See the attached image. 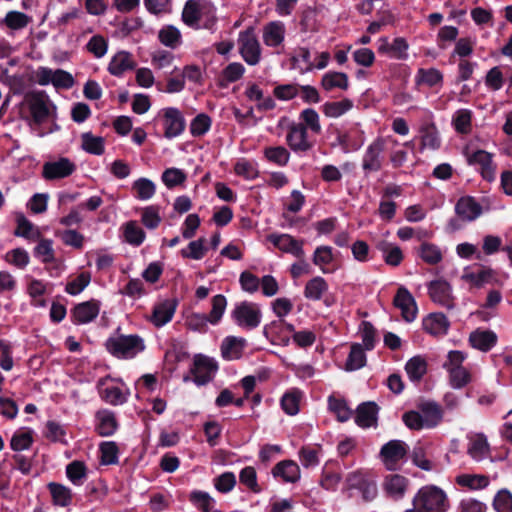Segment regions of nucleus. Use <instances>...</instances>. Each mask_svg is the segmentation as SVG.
<instances>
[{
    "mask_svg": "<svg viewBox=\"0 0 512 512\" xmlns=\"http://www.w3.org/2000/svg\"><path fill=\"white\" fill-rule=\"evenodd\" d=\"M366 364V355L360 344H353L348 355L345 368L347 371H355Z\"/></svg>",
    "mask_w": 512,
    "mask_h": 512,
    "instance_id": "46",
    "label": "nucleus"
},
{
    "mask_svg": "<svg viewBox=\"0 0 512 512\" xmlns=\"http://www.w3.org/2000/svg\"><path fill=\"white\" fill-rule=\"evenodd\" d=\"M299 119L302 121L300 124H303L306 127V131L309 129L315 134L321 133L322 127L320 123V116L316 110L312 108L302 110L299 115Z\"/></svg>",
    "mask_w": 512,
    "mask_h": 512,
    "instance_id": "50",
    "label": "nucleus"
},
{
    "mask_svg": "<svg viewBox=\"0 0 512 512\" xmlns=\"http://www.w3.org/2000/svg\"><path fill=\"white\" fill-rule=\"evenodd\" d=\"M273 474L285 482L295 483L300 479V468L294 461L284 460L274 467Z\"/></svg>",
    "mask_w": 512,
    "mask_h": 512,
    "instance_id": "25",
    "label": "nucleus"
},
{
    "mask_svg": "<svg viewBox=\"0 0 512 512\" xmlns=\"http://www.w3.org/2000/svg\"><path fill=\"white\" fill-rule=\"evenodd\" d=\"M417 512H445L448 507L445 492L437 486L422 487L413 498Z\"/></svg>",
    "mask_w": 512,
    "mask_h": 512,
    "instance_id": "2",
    "label": "nucleus"
},
{
    "mask_svg": "<svg viewBox=\"0 0 512 512\" xmlns=\"http://www.w3.org/2000/svg\"><path fill=\"white\" fill-rule=\"evenodd\" d=\"M425 428H434L442 420V411L435 403H424L419 410Z\"/></svg>",
    "mask_w": 512,
    "mask_h": 512,
    "instance_id": "30",
    "label": "nucleus"
},
{
    "mask_svg": "<svg viewBox=\"0 0 512 512\" xmlns=\"http://www.w3.org/2000/svg\"><path fill=\"white\" fill-rule=\"evenodd\" d=\"M177 308L175 299H165L158 302L153 309L151 322L156 327H162L171 321Z\"/></svg>",
    "mask_w": 512,
    "mask_h": 512,
    "instance_id": "18",
    "label": "nucleus"
},
{
    "mask_svg": "<svg viewBox=\"0 0 512 512\" xmlns=\"http://www.w3.org/2000/svg\"><path fill=\"white\" fill-rule=\"evenodd\" d=\"M190 501L201 512H208L215 509V500L204 491H193L190 494Z\"/></svg>",
    "mask_w": 512,
    "mask_h": 512,
    "instance_id": "51",
    "label": "nucleus"
},
{
    "mask_svg": "<svg viewBox=\"0 0 512 512\" xmlns=\"http://www.w3.org/2000/svg\"><path fill=\"white\" fill-rule=\"evenodd\" d=\"M354 107L351 99L344 98L338 101L325 102L321 109L322 113L328 118H339L348 113Z\"/></svg>",
    "mask_w": 512,
    "mask_h": 512,
    "instance_id": "27",
    "label": "nucleus"
},
{
    "mask_svg": "<svg viewBox=\"0 0 512 512\" xmlns=\"http://www.w3.org/2000/svg\"><path fill=\"white\" fill-rule=\"evenodd\" d=\"M328 408L329 410L336 415L337 419L340 422L347 421L352 414L351 409L347 406L345 400L341 398H337L335 396H329L328 398Z\"/></svg>",
    "mask_w": 512,
    "mask_h": 512,
    "instance_id": "49",
    "label": "nucleus"
},
{
    "mask_svg": "<svg viewBox=\"0 0 512 512\" xmlns=\"http://www.w3.org/2000/svg\"><path fill=\"white\" fill-rule=\"evenodd\" d=\"M182 20L189 27L211 30L216 23V9L210 2L189 0L182 11Z\"/></svg>",
    "mask_w": 512,
    "mask_h": 512,
    "instance_id": "1",
    "label": "nucleus"
},
{
    "mask_svg": "<svg viewBox=\"0 0 512 512\" xmlns=\"http://www.w3.org/2000/svg\"><path fill=\"white\" fill-rule=\"evenodd\" d=\"M267 241L280 251L291 254L298 259L302 260L305 256L303 249L304 241L298 240L290 234L272 233L267 236Z\"/></svg>",
    "mask_w": 512,
    "mask_h": 512,
    "instance_id": "10",
    "label": "nucleus"
},
{
    "mask_svg": "<svg viewBox=\"0 0 512 512\" xmlns=\"http://www.w3.org/2000/svg\"><path fill=\"white\" fill-rule=\"evenodd\" d=\"M238 49L243 60L250 66L257 65L261 60V46L255 35L254 28L248 27L238 36Z\"/></svg>",
    "mask_w": 512,
    "mask_h": 512,
    "instance_id": "5",
    "label": "nucleus"
},
{
    "mask_svg": "<svg viewBox=\"0 0 512 512\" xmlns=\"http://www.w3.org/2000/svg\"><path fill=\"white\" fill-rule=\"evenodd\" d=\"M100 311V304L96 300H90L78 304L73 310L74 321L78 324L89 323L94 320Z\"/></svg>",
    "mask_w": 512,
    "mask_h": 512,
    "instance_id": "23",
    "label": "nucleus"
},
{
    "mask_svg": "<svg viewBox=\"0 0 512 512\" xmlns=\"http://www.w3.org/2000/svg\"><path fill=\"white\" fill-rule=\"evenodd\" d=\"M455 212L460 219L470 222L481 215L482 208L474 198L466 196L458 200L455 206Z\"/></svg>",
    "mask_w": 512,
    "mask_h": 512,
    "instance_id": "22",
    "label": "nucleus"
},
{
    "mask_svg": "<svg viewBox=\"0 0 512 512\" xmlns=\"http://www.w3.org/2000/svg\"><path fill=\"white\" fill-rule=\"evenodd\" d=\"M17 224V229L15 231L17 236H21L29 240H38L40 238L39 230L35 228L24 216L18 217Z\"/></svg>",
    "mask_w": 512,
    "mask_h": 512,
    "instance_id": "54",
    "label": "nucleus"
},
{
    "mask_svg": "<svg viewBox=\"0 0 512 512\" xmlns=\"http://www.w3.org/2000/svg\"><path fill=\"white\" fill-rule=\"evenodd\" d=\"M389 138L379 136L366 148L362 157V169L366 174L378 172L382 168L383 152Z\"/></svg>",
    "mask_w": 512,
    "mask_h": 512,
    "instance_id": "6",
    "label": "nucleus"
},
{
    "mask_svg": "<svg viewBox=\"0 0 512 512\" xmlns=\"http://www.w3.org/2000/svg\"><path fill=\"white\" fill-rule=\"evenodd\" d=\"M75 169V164L68 158H59L43 165V177L47 180L62 179L70 176Z\"/></svg>",
    "mask_w": 512,
    "mask_h": 512,
    "instance_id": "16",
    "label": "nucleus"
},
{
    "mask_svg": "<svg viewBox=\"0 0 512 512\" xmlns=\"http://www.w3.org/2000/svg\"><path fill=\"white\" fill-rule=\"evenodd\" d=\"M448 374L450 384L455 389H461L465 387L472 380L470 371L465 367L455 369Z\"/></svg>",
    "mask_w": 512,
    "mask_h": 512,
    "instance_id": "59",
    "label": "nucleus"
},
{
    "mask_svg": "<svg viewBox=\"0 0 512 512\" xmlns=\"http://www.w3.org/2000/svg\"><path fill=\"white\" fill-rule=\"evenodd\" d=\"M108 70L114 76H122L128 70V53H117L109 63Z\"/></svg>",
    "mask_w": 512,
    "mask_h": 512,
    "instance_id": "63",
    "label": "nucleus"
},
{
    "mask_svg": "<svg viewBox=\"0 0 512 512\" xmlns=\"http://www.w3.org/2000/svg\"><path fill=\"white\" fill-rule=\"evenodd\" d=\"M408 446L404 441L391 440L384 444L380 450V457L388 470H395L405 458Z\"/></svg>",
    "mask_w": 512,
    "mask_h": 512,
    "instance_id": "11",
    "label": "nucleus"
},
{
    "mask_svg": "<svg viewBox=\"0 0 512 512\" xmlns=\"http://www.w3.org/2000/svg\"><path fill=\"white\" fill-rule=\"evenodd\" d=\"M464 156L469 165L476 167L482 178L492 182L496 178L497 166L493 161V154L481 149H473L467 145Z\"/></svg>",
    "mask_w": 512,
    "mask_h": 512,
    "instance_id": "4",
    "label": "nucleus"
},
{
    "mask_svg": "<svg viewBox=\"0 0 512 512\" xmlns=\"http://www.w3.org/2000/svg\"><path fill=\"white\" fill-rule=\"evenodd\" d=\"M90 281V273L82 272L75 279L67 283L65 290L70 295H77L89 285Z\"/></svg>",
    "mask_w": 512,
    "mask_h": 512,
    "instance_id": "62",
    "label": "nucleus"
},
{
    "mask_svg": "<svg viewBox=\"0 0 512 512\" xmlns=\"http://www.w3.org/2000/svg\"><path fill=\"white\" fill-rule=\"evenodd\" d=\"M232 317L238 326L245 329H254L259 326L262 313L256 303L242 302L234 308Z\"/></svg>",
    "mask_w": 512,
    "mask_h": 512,
    "instance_id": "8",
    "label": "nucleus"
},
{
    "mask_svg": "<svg viewBox=\"0 0 512 512\" xmlns=\"http://www.w3.org/2000/svg\"><path fill=\"white\" fill-rule=\"evenodd\" d=\"M412 462L422 470L430 471L433 468V464L430 461L426 448L418 444L413 448L412 451Z\"/></svg>",
    "mask_w": 512,
    "mask_h": 512,
    "instance_id": "61",
    "label": "nucleus"
},
{
    "mask_svg": "<svg viewBox=\"0 0 512 512\" xmlns=\"http://www.w3.org/2000/svg\"><path fill=\"white\" fill-rule=\"evenodd\" d=\"M336 141L344 153L359 150L365 142L364 131L358 124L337 133Z\"/></svg>",
    "mask_w": 512,
    "mask_h": 512,
    "instance_id": "13",
    "label": "nucleus"
},
{
    "mask_svg": "<svg viewBox=\"0 0 512 512\" xmlns=\"http://www.w3.org/2000/svg\"><path fill=\"white\" fill-rule=\"evenodd\" d=\"M286 28L281 21H271L263 27V42L267 47L277 48L285 39Z\"/></svg>",
    "mask_w": 512,
    "mask_h": 512,
    "instance_id": "19",
    "label": "nucleus"
},
{
    "mask_svg": "<svg viewBox=\"0 0 512 512\" xmlns=\"http://www.w3.org/2000/svg\"><path fill=\"white\" fill-rule=\"evenodd\" d=\"M291 60L293 67L302 74L314 70V62L311 61V53L308 48H298Z\"/></svg>",
    "mask_w": 512,
    "mask_h": 512,
    "instance_id": "38",
    "label": "nucleus"
},
{
    "mask_svg": "<svg viewBox=\"0 0 512 512\" xmlns=\"http://www.w3.org/2000/svg\"><path fill=\"white\" fill-rule=\"evenodd\" d=\"M132 188L137 199L147 201L151 199L156 192L155 183L148 178H139L134 181Z\"/></svg>",
    "mask_w": 512,
    "mask_h": 512,
    "instance_id": "42",
    "label": "nucleus"
},
{
    "mask_svg": "<svg viewBox=\"0 0 512 512\" xmlns=\"http://www.w3.org/2000/svg\"><path fill=\"white\" fill-rule=\"evenodd\" d=\"M497 340L496 333L486 329H476L469 335L470 345L482 352L490 351L496 345Z\"/></svg>",
    "mask_w": 512,
    "mask_h": 512,
    "instance_id": "21",
    "label": "nucleus"
},
{
    "mask_svg": "<svg viewBox=\"0 0 512 512\" xmlns=\"http://www.w3.org/2000/svg\"><path fill=\"white\" fill-rule=\"evenodd\" d=\"M468 454L476 461L485 459L489 452V445L483 434H475L470 436Z\"/></svg>",
    "mask_w": 512,
    "mask_h": 512,
    "instance_id": "32",
    "label": "nucleus"
},
{
    "mask_svg": "<svg viewBox=\"0 0 512 512\" xmlns=\"http://www.w3.org/2000/svg\"><path fill=\"white\" fill-rule=\"evenodd\" d=\"M226 306L227 301L225 296L218 294L212 298V309L208 315L210 324L217 325L220 322L226 310Z\"/></svg>",
    "mask_w": 512,
    "mask_h": 512,
    "instance_id": "55",
    "label": "nucleus"
},
{
    "mask_svg": "<svg viewBox=\"0 0 512 512\" xmlns=\"http://www.w3.org/2000/svg\"><path fill=\"white\" fill-rule=\"evenodd\" d=\"M22 105L28 108L32 121L38 125L44 123L56 111V106L45 91L27 92Z\"/></svg>",
    "mask_w": 512,
    "mask_h": 512,
    "instance_id": "3",
    "label": "nucleus"
},
{
    "mask_svg": "<svg viewBox=\"0 0 512 512\" xmlns=\"http://www.w3.org/2000/svg\"><path fill=\"white\" fill-rule=\"evenodd\" d=\"M377 405L375 403H363L357 408L355 421L358 426L368 428L377 420Z\"/></svg>",
    "mask_w": 512,
    "mask_h": 512,
    "instance_id": "28",
    "label": "nucleus"
},
{
    "mask_svg": "<svg viewBox=\"0 0 512 512\" xmlns=\"http://www.w3.org/2000/svg\"><path fill=\"white\" fill-rule=\"evenodd\" d=\"M141 222L148 229H155L161 223L160 209L150 205L141 209Z\"/></svg>",
    "mask_w": 512,
    "mask_h": 512,
    "instance_id": "52",
    "label": "nucleus"
},
{
    "mask_svg": "<svg viewBox=\"0 0 512 512\" xmlns=\"http://www.w3.org/2000/svg\"><path fill=\"white\" fill-rule=\"evenodd\" d=\"M415 81L417 85H426L428 87H434L442 83L443 75L436 68H420L416 73Z\"/></svg>",
    "mask_w": 512,
    "mask_h": 512,
    "instance_id": "40",
    "label": "nucleus"
},
{
    "mask_svg": "<svg viewBox=\"0 0 512 512\" xmlns=\"http://www.w3.org/2000/svg\"><path fill=\"white\" fill-rule=\"evenodd\" d=\"M159 116L162 117L164 136L166 138L178 137L185 130V118L179 109L174 107L163 108L159 112Z\"/></svg>",
    "mask_w": 512,
    "mask_h": 512,
    "instance_id": "9",
    "label": "nucleus"
},
{
    "mask_svg": "<svg viewBox=\"0 0 512 512\" xmlns=\"http://www.w3.org/2000/svg\"><path fill=\"white\" fill-rule=\"evenodd\" d=\"M30 22L29 16L19 11H10L4 18L6 26L13 30L25 28Z\"/></svg>",
    "mask_w": 512,
    "mask_h": 512,
    "instance_id": "60",
    "label": "nucleus"
},
{
    "mask_svg": "<svg viewBox=\"0 0 512 512\" xmlns=\"http://www.w3.org/2000/svg\"><path fill=\"white\" fill-rule=\"evenodd\" d=\"M34 79L41 86L52 84L55 88L68 89L74 85L72 75L61 69L52 70L47 67H39L34 72Z\"/></svg>",
    "mask_w": 512,
    "mask_h": 512,
    "instance_id": "7",
    "label": "nucleus"
},
{
    "mask_svg": "<svg viewBox=\"0 0 512 512\" xmlns=\"http://www.w3.org/2000/svg\"><path fill=\"white\" fill-rule=\"evenodd\" d=\"M405 371L412 382H418L427 372V362L420 355L414 356L406 362Z\"/></svg>",
    "mask_w": 512,
    "mask_h": 512,
    "instance_id": "35",
    "label": "nucleus"
},
{
    "mask_svg": "<svg viewBox=\"0 0 512 512\" xmlns=\"http://www.w3.org/2000/svg\"><path fill=\"white\" fill-rule=\"evenodd\" d=\"M246 340L241 337H226L221 345L222 356L227 360H235L241 357Z\"/></svg>",
    "mask_w": 512,
    "mask_h": 512,
    "instance_id": "26",
    "label": "nucleus"
},
{
    "mask_svg": "<svg viewBox=\"0 0 512 512\" xmlns=\"http://www.w3.org/2000/svg\"><path fill=\"white\" fill-rule=\"evenodd\" d=\"M378 249L382 252L385 263L390 266H398L403 260L402 250L397 245L382 242Z\"/></svg>",
    "mask_w": 512,
    "mask_h": 512,
    "instance_id": "43",
    "label": "nucleus"
},
{
    "mask_svg": "<svg viewBox=\"0 0 512 512\" xmlns=\"http://www.w3.org/2000/svg\"><path fill=\"white\" fill-rule=\"evenodd\" d=\"M106 348L113 356L126 358L128 354V338L124 335L112 336L107 340Z\"/></svg>",
    "mask_w": 512,
    "mask_h": 512,
    "instance_id": "47",
    "label": "nucleus"
},
{
    "mask_svg": "<svg viewBox=\"0 0 512 512\" xmlns=\"http://www.w3.org/2000/svg\"><path fill=\"white\" fill-rule=\"evenodd\" d=\"M327 290L328 284L325 279L320 276H316L306 283L304 296L309 300L318 301Z\"/></svg>",
    "mask_w": 512,
    "mask_h": 512,
    "instance_id": "37",
    "label": "nucleus"
},
{
    "mask_svg": "<svg viewBox=\"0 0 512 512\" xmlns=\"http://www.w3.org/2000/svg\"><path fill=\"white\" fill-rule=\"evenodd\" d=\"M204 242L205 241L202 238L191 241L187 248L181 250L182 257L193 260L202 259L207 251L206 247L204 246Z\"/></svg>",
    "mask_w": 512,
    "mask_h": 512,
    "instance_id": "57",
    "label": "nucleus"
},
{
    "mask_svg": "<svg viewBox=\"0 0 512 512\" xmlns=\"http://www.w3.org/2000/svg\"><path fill=\"white\" fill-rule=\"evenodd\" d=\"M211 127V118L204 114H198L190 123V133L194 137L206 134Z\"/></svg>",
    "mask_w": 512,
    "mask_h": 512,
    "instance_id": "56",
    "label": "nucleus"
},
{
    "mask_svg": "<svg viewBox=\"0 0 512 512\" xmlns=\"http://www.w3.org/2000/svg\"><path fill=\"white\" fill-rule=\"evenodd\" d=\"M286 142L290 149L296 153L306 152L313 147V142L308 136L306 127L298 123H293L289 126Z\"/></svg>",
    "mask_w": 512,
    "mask_h": 512,
    "instance_id": "14",
    "label": "nucleus"
},
{
    "mask_svg": "<svg viewBox=\"0 0 512 512\" xmlns=\"http://www.w3.org/2000/svg\"><path fill=\"white\" fill-rule=\"evenodd\" d=\"M493 507L497 512H512V494L506 490H500L494 497Z\"/></svg>",
    "mask_w": 512,
    "mask_h": 512,
    "instance_id": "64",
    "label": "nucleus"
},
{
    "mask_svg": "<svg viewBox=\"0 0 512 512\" xmlns=\"http://www.w3.org/2000/svg\"><path fill=\"white\" fill-rule=\"evenodd\" d=\"M456 483L469 490H482L490 484V479L482 474H461L455 479Z\"/></svg>",
    "mask_w": 512,
    "mask_h": 512,
    "instance_id": "29",
    "label": "nucleus"
},
{
    "mask_svg": "<svg viewBox=\"0 0 512 512\" xmlns=\"http://www.w3.org/2000/svg\"><path fill=\"white\" fill-rule=\"evenodd\" d=\"M96 429L101 436H109L116 430L117 424L114 415L109 411H99L96 415Z\"/></svg>",
    "mask_w": 512,
    "mask_h": 512,
    "instance_id": "41",
    "label": "nucleus"
},
{
    "mask_svg": "<svg viewBox=\"0 0 512 512\" xmlns=\"http://www.w3.org/2000/svg\"><path fill=\"white\" fill-rule=\"evenodd\" d=\"M394 305L401 311L403 319L412 322L417 316V305L412 294L405 287H400L394 297Z\"/></svg>",
    "mask_w": 512,
    "mask_h": 512,
    "instance_id": "17",
    "label": "nucleus"
},
{
    "mask_svg": "<svg viewBox=\"0 0 512 512\" xmlns=\"http://www.w3.org/2000/svg\"><path fill=\"white\" fill-rule=\"evenodd\" d=\"M158 39L166 47L176 49L182 44L180 30L173 25H165L158 32Z\"/></svg>",
    "mask_w": 512,
    "mask_h": 512,
    "instance_id": "33",
    "label": "nucleus"
},
{
    "mask_svg": "<svg viewBox=\"0 0 512 512\" xmlns=\"http://www.w3.org/2000/svg\"><path fill=\"white\" fill-rule=\"evenodd\" d=\"M105 140L101 136H95L91 132H85L81 135V147L84 151L94 155L104 153Z\"/></svg>",
    "mask_w": 512,
    "mask_h": 512,
    "instance_id": "39",
    "label": "nucleus"
},
{
    "mask_svg": "<svg viewBox=\"0 0 512 512\" xmlns=\"http://www.w3.org/2000/svg\"><path fill=\"white\" fill-rule=\"evenodd\" d=\"M428 293L433 302L447 308H454L452 288L445 280H434L428 285Z\"/></svg>",
    "mask_w": 512,
    "mask_h": 512,
    "instance_id": "15",
    "label": "nucleus"
},
{
    "mask_svg": "<svg viewBox=\"0 0 512 512\" xmlns=\"http://www.w3.org/2000/svg\"><path fill=\"white\" fill-rule=\"evenodd\" d=\"M217 368V364L212 358L196 355L191 369L194 383L198 386L209 383L213 379Z\"/></svg>",
    "mask_w": 512,
    "mask_h": 512,
    "instance_id": "12",
    "label": "nucleus"
},
{
    "mask_svg": "<svg viewBox=\"0 0 512 512\" xmlns=\"http://www.w3.org/2000/svg\"><path fill=\"white\" fill-rule=\"evenodd\" d=\"M321 87L325 91L341 90L346 91L349 88V78L344 72L329 71L321 79Z\"/></svg>",
    "mask_w": 512,
    "mask_h": 512,
    "instance_id": "24",
    "label": "nucleus"
},
{
    "mask_svg": "<svg viewBox=\"0 0 512 512\" xmlns=\"http://www.w3.org/2000/svg\"><path fill=\"white\" fill-rule=\"evenodd\" d=\"M48 488L55 505L62 507L70 505L72 501V492L68 487L58 483H50Z\"/></svg>",
    "mask_w": 512,
    "mask_h": 512,
    "instance_id": "44",
    "label": "nucleus"
},
{
    "mask_svg": "<svg viewBox=\"0 0 512 512\" xmlns=\"http://www.w3.org/2000/svg\"><path fill=\"white\" fill-rule=\"evenodd\" d=\"M450 323L443 313H431L422 321L423 329L430 335L439 337L448 333Z\"/></svg>",
    "mask_w": 512,
    "mask_h": 512,
    "instance_id": "20",
    "label": "nucleus"
},
{
    "mask_svg": "<svg viewBox=\"0 0 512 512\" xmlns=\"http://www.w3.org/2000/svg\"><path fill=\"white\" fill-rule=\"evenodd\" d=\"M187 176L179 168H168L162 174V181L167 188H173L185 182Z\"/></svg>",
    "mask_w": 512,
    "mask_h": 512,
    "instance_id": "58",
    "label": "nucleus"
},
{
    "mask_svg": "<svg viewBox=\"0 0 512 512\" xmlns=\"http://www.w3.org/2000/svg\"><path fill=\"white\" fill-rule=\"evenodd\" d=\"M406 487V478L398 474H393L386 477L384 482L385 491L390 497L394 499L402 498L406 491Z\"/></svg>",
    "mask_w": 512,
    "mask_h": 512,
    "instance_id": "34",
    "label": "nucleus"
},
{
    "mask_svg": "<svg viewBox=\"0 0 512 512\" xmlns=\"http://www.w3.org/2000/svg\"><path fill=\"white\" fill-rule=\"evenodd\" d=\"M420 258L430 265H435L441 262L443 255L441 249L432 243L424 242L419 248Z\"/></svg>",
    "mask_w": 512,
    "mask_h": 512,
    "instance_id": "48",
    "label": "nucleus"
},
{
    "mask_svg": "<svg viewBox=\"0 0 512 512\" xmlns=\"http://www.w3.org/2000/svg\"><path fill=\"white\" fill-rule=\"evenodd\" d=\"M302 392L299 389L287 391L281 399V407L288 415H296L299 412V403Z\"/></svg>",
    "mask_w": 512,
    "mask_h": 512,
    "instance_id": "45",
    "label": "nucleus"
},
{
    "mask_svg": "<svg viewBox=\"0 0 512 512\" xmlns=\"http://www.w3.org/2000/svg\"><path fill=\"white\" fill-rule=\"evenodd\" d=\"M421 146L431 150H437L441 145L438 130L433 123H424L420 128Z\"/></svg>",
    "mask_w": 512,
    "mask_h": 512,
    "instance_id": "31",
    "label": "nucleus"
},
{
    "mask_svg": "<svg viewBox=\"0 0 512 512\" xmlns=\"http://www.w3.org/2000/svg\"><path fill=\"white\" fill-rule=\"evenodd\" d=\"M473 113L469 109H458L452 116V125L456 132L468 134L472 130Z\"/></svg>",
    "mask_w": 512,
    "mask_h": 512,
    "instance_id": "36",
    "label": "nucleus"
},
{
    "mask_svg": "<svg viewBox=\"0 0 512 512\" xmlns=\"http://www.w3.org/2000/svg\"><path fill=\"white\" fill-rule=\"evenodd\" d=\"M264 155L268 161L279 166H285L290 159L289 151L283 146L267 147L264 150Z\"/></svg>",
    "mask_w": 512,
    "mask_h": 512,
    "instance_id": "53",
    "label": "nucleus"
}]
</instances>
